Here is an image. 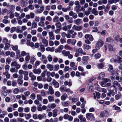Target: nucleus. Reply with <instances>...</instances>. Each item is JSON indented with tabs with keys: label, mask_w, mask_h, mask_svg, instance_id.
Instances as JSON below:
<instances>
[{
	"label": "nucleus",
	"mask_w": 122,
	"mask_h": 122,
	"mask_svg": "<svg viewBox=\"0 0 122 122\" xmlns=\"http://www.w3.org/2000/svg\"><path fill=\"white\" fill-rule=\"evenodd\" d=\"M110 115V111L108 110H105L101 112L99 115L100 118L107 117Z\"/></svg>",
	"instance_id": "1"
},
{
	"label": "nucleus",
	"mask_w": 122,
	"mask_h": 122,
	"mask_svg": "<svg viewBox=\"0 0 122 122\" xmlns=\"http://www.w3.org/2000/svg\"><path fill=\"white\" fill-rule=\"evenodd\" d=\"M11 66L12 67H15L17 69H19L20 68V65L16 61H14L12 62L10 64Z\"/></svg>",
	"instance_id": "2"
},
{
	"label": "nucleus",
	"mask_w": 122,
	"mask_h": 122,
	"mask_svg": "<svg viewBox=\"0 0 122 122\" xmlns=\"http://www.w3.org/2000/svg\"><path fill=\"white\" fill-rule=\"evenodd\" d=\"M103 42L101 40L98 41L96 44V48L98 49H99L101 47L103 46Z\"/></svg>",
	"instance_id": "3"
},
{
	"label": "nucleus",
	"mask_w": 122,
	"mask_h": 122,
	"mask_svg": "<svg viewBox=\"0 0 122 122\" xmlns=\"http://www.w3.org/2000/svg\"><path fill=\"white\" fill-rule=\"evenodd\" d=\"M86 117L87 119L92 120L94 118V117L93 114L88 113L86 114Z\"/></svg>",
	"instance_id": "4"
},
{
	"label": "nucleus",
	"mask_w": 122,
	"mask_h": 122,
	"mask_svg": "<svg viewBox=\"0 0 122 122\" xmlns=\"http://www.w3.org/2000/svg\"><path fill=\"white\" fill-rule=\"evenodd\" d=\"M82 25L77 26L75 25H74L72 27L73 30H75L80 31L82 30Z\"/></svg>",
	"instance_id": "5"
},
{
	"label": "nucleus",
	"mask_w": 122,
	"mask_h": 122,
	"mask_svg": "<svg viewBox=\"0 0 122 122\" xmlns=\"http://www.w3.org/2000/svg\"><path fill=\"white\" fill-rule=\"evenodd\" d=\"M112 85L110 87H113V88L115 89V91L117 90L115 86H120V84L118 83V82L116 81H115L113 82L112 83Z\"/></svg>",
	"instance_id": "6"
},
{
	"label": "nucleus",
	"mask_w": 122,
	"mask_h": 122,
	"mask_svg": "<svg viewBox=\"0 0 122 122\" xmlns=\"http://www.w3.org/2000/svg\"><path fill=\"white\" fill-rule=\"evenodd\" d=\"M63 48V45H60L58 48L55 50V52L56 53L61 52Z\"/></svg>",
	"instance_id": "7"
},
{
	"label": "nucleus",
	"mask_w": 122,
	"mask_h": 122,
	"mask_svg": "<svg viewBox=\"0 0 122 122\" xmlns=\"http://www.w3.org/2000/svg\"><path fill=\"white\" fill-rule=\"evenodd\" d=\"M85 38L86 39H88L89 40L91 41H92L93 40V38L91 35L86 34L85 36Z\"/></svg>",
	"instance_id": "8"
},
{
	"label": "nucleus",
	"mask_w": 122,
	"mask_h": 122,
	"mask_svg": "<svg viewBox=\"0 0 122 122\" xmlns=\"http://www.w3.org/2000/svg\"><path fill=\"white\" fill-rule=\"evenodd\" d=\"M6 112L5 111H2L0 109V118H3L5 115L6 114Z\"/></svg>",
	"instance_id": "9"
},
{
	"label": "nucleus",
	"mask_w": 122,
	"mask_h": 122,
	"mask_svg": "<svg viewBox=\"0 0 122 122\" xmlns=\"http://www.w3.org/2000/svg\"><path fill=\"white\" fill-rule=\"evenodd\" d=\"M29 76L31 78V79L32 80L34 81L36 79V76L33 74L32 72H30L29 74Z\"/></svg>",
	"instance_id": "10"
},
{
	"label": "nucleus",
	"mask_w": 122,
	"mask_h": 122,
	"mask_svg": "<svg viewBox=\"0 0 122 122\" xmlns=\"http://www.w3.org/2000/svg\"><path fill=\"white\" fill-rule=\"evenodd\" d=\"M94 95V98L96 99V98L99 99L100 97V94L98 92H96L93 93Z\"/></svg>",
	"instance_id": "11"
},
{
	"label": "nucleus",
	"mask_w": 122,
	"mask_h": 122,
	"mask_svg": "<svg viewBox=\"0 0 122 122\" xmlns=\"http://www.w3.org/2000/svg\"><path fill=\"white\" fill-rule=\"evenodd\" d=\"M69 15L71 16H72L74 19H76L77 17V14L74 13L72 11H70L69 13Z\"/></svg>",
	"instance_id": "12"
},
{
	"label": "nucleus",
	"mask_w": 122,
	"mask_h": 122,
	"mask_svg": "<svg viewBox=\"0 0 122 122\" xmlns=\"http://www.w3.org/2000/svg\"><path fill=\"white\" fill-rule=\"evenodd\" d=\"M89 57L88 56H84L82 58V61L83 63H85L89 59Z\"/></svg>",
	"instance_id": "13"
},
{
	"label": "nucleus",
	"mask_w": 122,
	"mask_h": 122,
	"mask_svg": "<svg viewBox=\"0 0 122 122\" xmlns=\"http://www.w3.org/2000/svg\"><path fill=\"white\" fill-rule=\"evenodd\" d=\"M52 84L54 86L55 88H58L59 86V83L55 79H54L52 81Z\"/></svg>",
	"instance_id": "14"
},
{
	"label": "nucleus",
	"mask_w": 122,
	"mask_h": 122,
	"mask_svg": "<svg viewBox=\"0 0 122 122\" xmlns=\"http://www.w3.org/2000/svg\"><path fill=\"white\" fill-rule=\"evenodd\" d=\"M33 72L35 74H39L41 72V71L40 69H35L33 71Z\"/></svg>",
	"instance_id": "15"
},
{
	"label": "nucleus",
	"mask_w": 122,
	"mask_h": 122,
	"mask_svg": "<svg viewBox=\"0 0 122 122\" xmlns=\"http://www.w3.org/2000/svg\"><path fill=\"white\" fill-rule=\"evenodd\" d=\"M23 77V76H21L19 77L18 79H17V83L18 84L21 85L23 83V80L21 79H22Z\"/></svg>",
	"instance_id": "16"
},
{
	"label": "nucleus",
	"mask_w": 122,
	"mask_h": 122,
	"mask_svg": "<svg viewBox=\"0 0 122 122\" xmlns=\"http://www.w3.org/2000/svg\"><path fill=\"white\" fill-rule=\"evenodd\" d=\"M46 67L48 69H49L51 71H52L54 69L53 66L52 65L49 64L47 65Z\"/></svg>",
	"instance_id": "17"
},
{
	"label": "nucleus",
	"mask_w": 122,
	"mask_h": 122,
	"mask_svg": "<svg viewBox=\"0 0 122 122\" xmlns=\"http://www.w3.org/2000/svg\"><path fill=\"white\" fill-rule=\"evenodd\" d=\"M42 43L44 44V45L46 46H48V40L46 39L43 38L42 40Z\"/></svg>",
	"instance_id": "18"
},
{
	"label": "nucleus",
	"mask_w": 122,
	"mask_h": 122,
	"mask_svg": "<svg viewBox=\"0 0 122 122\" xmlns=\"http://www.w3.org/2000/svg\"><path fill=\"white\" fill-rule=\"evenodd\" d=\"M62 53L64 56H67L70 54V52L69 51H66L65 50H63L62 51Z\"/></svg>",
	"instance_id": "19"
},
{
	"label": "nucleus",
	"mask_w": 122,
	"mask_h": 122,
	"mask_svg": "<svg viewBox=\"0 0 122 122\" xmlns=\"http://www.w3.org/2000/svg\"><path fill=\"white\" fill-rule=\"evenodd\" d=\"M58 110L56 108L54 110H53L52 116L54 117H56L57 115V112Z\"/></svg>",
	"instance_id": "20"
},
{
	"label": "nucleus",
	"mask_w": 122,
	"mask_h": 122,
	"mask_svg": "<svg viewBox=\"0 0 122 122\" xmlns=\"http://www.w3.org/2000/svg\"><path fill=\"white\" fill-rule=\"evenodd\" d=\"M48 90L49 93L50 94L52 95L54 94V91L51 86H50L49 87Z\"/></svg>",
	"instance_id": "21"
},
{
	"label": "nucleus",
	"mask_w": 122,
	"mask_h": 122,
	"mask_svg": "<svg viewBox=\"0 0 122 122\" xmlns=\"http://www.w3.org/2000/svg\"><path fill=\"white\" fill-rule=\"evenodd\" d=\"M49 38L51 40H54V37L53 35V33L51 31L49 32L48 33Z\"/></svg>",
	"instance_id": "22"
},
{
	"label": "nucleus",
	"mask_w": 122,
	"mask_h": 122,
	"mask_svg": "<svg viewBox=\"0 0 122 122\" xmlns=\"http://www.w3.org/2000/svg\"><path fill=\"white\" fill-rule=\"evenodd\" d=\"M54 49L55 48L54 47H48L46 48V50L47 51H50L51 52L54 51Z\"/></svg>",
	"instance_id": "23"
},
{
	"label": "nucleus",
	"mask_w": 122,
	"mask_h": 122,
	"mask_svg": "<svg viewBox=\"0 0 122 122\" xmlns=\"http://www.w3.org/2000/svg\"><path fill=\"white\" fill-rule=\"evenodd\" d=\"M81 20L80 19H78L74 20V22L77 25H79L81 22Z\"/></svg>",
	"instance_id": "24"
},
{
	"label": "nucleus",
	"mask_w": 122,
	"mask_h": 122,
	"mask_svg": "<svg viewBox=\"0 0 122 122\" xmlns=\"http://www.w3.org/2000/svg\"><path fill=\"white\" fill-rule=\"evenodd\" d=\"M10 46V44L9 43H6L5 44V46L4 47V49L5 50H8L9 49Z\"/></svg>",
	"instance_id": "25"
},
{
	"label": "nucleus",
	"mask_w": 122,
	"mask_h": 122,
	"mask_svg": "<svg viewBox=\"0 0 122 122\" xmlns=\"http://www.w3.org/2000/svg\"><path fill=\"white\" fill-rule=\"evenodd\" d=\"M97 90L100 92H103L104 93H106L107 92V90L105 88H98L97 89Z\"/></svg>",
	"instance_id": "26"
},
{
	"label": "nucleus",
	"mask_w": 122,
	"mask_h": 122,
	"mask_svg": "<svg viewBox=\"0 0 122 122\" xmlns=\"http://www.w3.org/2000/svg\"><path fill=\"white\" fill-rule=\"evenodd\" d=\"M21 5L22 7H25L27 5L25 1L23 0H21L20 1Z\"/></svg>",
	"instance_id": "27"
},
{
	"label": "nucleus",
	"mask_w": 122,
	"mask_h": 122,
	"mask_svg": "<svg viewBox=\"0 0 122 122\" xmlns=\"http://www.w3.org/2000/svg\"><path fill=\"white\" fill-rule=\"evenodd\" d=\"M67 97L68 96L67 95L66 93H65L61 97V99L62 101H65Z\"/></svg>",
	"instance_id": "28"
},
{
	"label": "nucleus",
	"mask_w": 122,
	"mask_h": 122,
	"mask_svg": "<svg viewBox=\"0 0 122 122\" xmlns=\"http://www.w3.org/2000/svg\"><path fill=\"white\" fill-rule=\"evenodd\" d=\"M112 107L114 108L115 110H117L118 112H120L121 111L120 107L116 106L115 105H113Z\"/></svg>",
	"instance_id": "29"
},
{
	"label": "nucleus",
	"mask_w": 122,
	"mask_h": 122,
	"mask_svg": "<svg viewBox=\"0 0 122 122\" xmlns=\"http://www.w3.org/2000/svg\"><path fill=\"white\" fill-rule=\"evenodd\" d=\"M36 60V58L35 56H32L31 57L30 61V63L32 64H33Z\"/></svg>",
	"instance_id": "30"
},
{
	"label": "nucleus",
	"mask_w": 122,
	"mask_h": 122,
	"mask_svg": "<svg viewBox=\"0 0 122 122\" xmlns=\"http://www.w3.org/2000/svg\"><path fill=\"white\" fill-rule=\"evenodd\" d=\"M105 75V73L103 72H101L100 73L97 78L98 80H100L101 78L104 77Z\"/></svg>",
	"instance_id": "31"
},
{
	"label": "nucleus",
	"mask_w": 122,
	"mask_h": 122,
	"mask_svg": "<svg viewBox=\"0 0 122 122\" xmlns=\"http://www.w3.org/2000/svg\"><path fill=\"white\" fill-rule=\"evenodd\" d=\"M14 15L15 17H16L17 20L19 19H21V17L19 16L20 14L17 12H15L14 13Z\"/></svg>",
	"instance_id": "32"
},
{
	"label": "nucleus",
	"mask_w": 122,
	"mask_h": 122,
	"mask_svg": "<svg viewBox=\"0 0 122 122\" xmlns=\"http://www.w3.org/2000/svg\"><path fill=\"white\" fill-rule=\"evenodd\" d=\"M64 48L65 49L69 50H73L72 48L67 44L65 46Z\"/></svg>",
	"instance_id": "33"
},
{
	"label": "nucleus",
	"mask_w": 122,
	"mask_h": 122,
	"mask_svg": "<svg viewBox=\"0 0 122 122\" xmlns=\"http://www.w3.org/2000/svg\"><path fill=\"white\" fill-rule=\"evenodd\" d=\"M118 57L120 59L119 62L120 63V65L118 67V68L119 69L122 70V59L120 57L118 56Z\"/></svg>",
	"instance_id": "34"
},
{
	"label": "nucleus",
	"mask_w": 122,
	"mask_h": 122,
	"mask_svg": "<svg viewBox=\"0 0 122 122\" xmlns=\"http://www.w3.org/2000/svg\"><path fill=\"white\" fill-rule=\"evenodd\" d=\"M28 72L27 71H25V73L24 74V79L25 80H28Z\"/></svg>",
	"instance_id": "35"
},
{
	"label": "nucleus",
	"mask_w": 122,
	"mask_h": 122,
	"mask_svg": "<svg viewBox=\"0 0 122 122\" xmlns=\"http://www.w3.org/2000/svg\"><path fill=\"white\" fill-rule=\"evenodd\" d=\"M66 87L64 86H62L60 87L59 89L60 91L62 92H64L66 91Z\"/></svg>",
	"instance_id": "36"
},
{
	"label": "nucleus",
	"mask_w": 122,
	"mask_h": 122,
	"mask_svg": "<svg viewBox=\"0 0 122 122\" xmlns=\"http://www.w3.org/2000/svg\"><path fill=\"white\" fill-rule=\"evenodd\" d=\"M1 94L2 97H5L7 96V93L5 91H2L1 92Z\"/></svg>",
	"instance_id": "37"
},
{
	"label": "nucleus",
	"mask_w": 122,
	"mask_h": 122,
	"mask_svg": "<svg viewBox=\"0 0 122 122\" xmlns=\"http://www.w3.org/2000/svg\"><path fill=\"white\" fill-rule=\"evenodd\" d=\"M10 71L11 72H17L18 70L16 69L15 67H12L10 68Z\"/></svg>",
	"instance_id": "38"
},
{
	"label": "nucleus",
	"mask_w": 122,
	"mask_h": 122,
	"mask_svg": "<svg viewBox=\"0 0 122 122\" xmlns=\"http://www.w3.org/2000/svg\"><path fill=\"white\" fill-rule=\"evenodd\" d=\"M37 24L34 21H33L31 26V28H35L37 27Z\"/></svg>",
	"instance_id": "39"
},
{
	"label": "nucleus",
	"mask_w": 122,
	"mask_h": 122,
	"mask_svg": "<svg viewBox=\"0 0 122 122\" xmlns=\"http://www.w3.org/2000/svg\"><path fill=\"white\" fill-rule=\"evenodd\" d=\"M11 59L10 57L7 58L6 59V64H9L11 62Z\"/></svg>",
	"instance_id": "40"
},
{
	"label": "nucleus",
	"mask_w": 122,
	"mask_h": 122,
	"mask_svg": "<svg viewBox=\"0 0 122 122\" xmlns=\"http://www.w3.org/2000/svg\"><path fill=\"white\" fill-rule=\"evenodd\" d=\"M30 59V57L29 53L26 54V55L25 57V60L26 61H28Z\"/></svg>",
	"instance_id": "41"
},
{
	"label": "nucleus",
	"mask_w": 122,
	"mask_h": 122,
	"mask_svg": "<svg viewBox=\"0 0 122 122\" xmlns=\"http://www.w3.org/2000/svg\"><path fill=\"white\" fill-rule=\"evenodd\" d=\"M108 48L109 50L110 51H114L115 49L113 46L111 45H109L108 46Z\"/></svg>",
	"instance_id": "42"
},
{
	"label": "nucleus",
	"mask_w": 122,
	"mask_h": 122,
	"mask_svg": "<svg viewBox=\"0 0 122 122\" xmlns=\"http://www.w3.org/2000/svg\"><path fill=\"white\" fill-rule=\"evenodd\" d=\"M83 46L84 48L87 50H88L91 48V46L89 45L85 44Z\"/></svg>",
	"instance_id": "43"
},
{
	"label": "nucleus",
	"mask_w": 122,
	"mask_h": 122,
	"mask_svg": "<svg viewBox=\"0 0 122 122\" xmlns=\"http://www.w3.org/2000/svg\"><path fill=\"white\" fill-rule=\"evenodd\" d=\"M48 99L50 102H53L54 101V97L51 96H48Z\"/></svg>",
	"instance_id": "44"
},
{
	"label": "nucleus",
	"mask_w": 122,
	"mask_h": 122,
	"mask_svg": "<svg viewBox=\"0 0 122 122\" xmlns=\"http://www.w3.org/2000/svg\"><path fill=\"white\" fill-rule=\"evenodd\" d=\"M55 25L57 28L59 29L61 28V24L59 22H57L56 24Z\"/></svg>",
	"instance_id": "45"
},
{
	"label": "nucleus",
	"mask_w": 122,
	"mask_h": 122,
	"mask_svg": "<svg viewBox=\"0 0 122 122\" xmlns=\"http://www.w3.org/2000/svg\"><path fill=\"white\" fill-rule=\"evenodd\" d=\"M92 13L95 15H97L98 14V11H97L95 8H93L92 10Z\"/></svg>",
	"instance_id": "46"
},
{
	"label": "nucleus",
	"mask_w": 122,
	"mask_h": 122,
	"mask_svg": "<svg viewBox=\"0 0 122 122\" xmlns=\"http://www.w3.org/2000/svg\"><path fill=\"white\" fill-rule=\"evenodd\" d=\"M121 96V94H117L115 96V99L117 100H118L119 99Z\"/></svg>",
	"instance_id": "47"
},
{
	"label": "nucleus",
	"mask_w": 122,
	"mask_h": 122,
	"mask_svg": "<svg viewBox=\"0 0 122 122\" xmlns=\"http://www.w3.org/2000/svg\"><path fill=\"white\" fill-rule=\"evenodd\" d=\"M65 92L68 93L70 92L71 94H72L73 93V92L71 90V89L69 88H66Z\"/></svg>",
	"instance_id": "48"
},
{
	"label": "nucleus",
	"mask_w": 122,
	"mask_h": 122,
	"mask_svg": "<svg viewBox=\"0 0 122 122\" xmlns=\"http://www.w3.org/2000/svg\"><path fill=\"white\" fill-rule=\"evenodd\" d=\"M38 25L41 27H43L45 25L44 23L43 22L40 21L38 23Z\"/></svg>",
	"instance_id": "49"
},
{
	"label": "nucleus",
	"mask_w": 122,
	"mask_h": 122,
	"mask_svg": "<svg viewBox=\"0 0 122 122\" xmlns=\"http://www.w3.org/2000/svg\"><path fill=\"white\" fill-rule=\"evenodd\" d=\"M36 98V95L34 93H32L30 96V98L34 100Z\"/></svg>",
	"instance_id": "50"
},
{
	"label": "nucleus",
	"mask_w": 122,
	"mask_h": 122,
	"mask_svg": "<svg viewBox=\"0 0 122 122\" xmlns=\"http://www.w3.org/2000/svg\"><path fill=\"white\" fill-rule=\"evenodd\" d=\"M59 17L57 16H55L53 19V21L55 22H58L59 21Z\"/></svg>",
	"instance_id": "51"
},
{
	"label": "nucleus",
	"mask_w": 122,
	"mask_h": 122,
	"mask_svg": "<svg viewBox=\"0 0 122 122\" xmlns=\"http://www.w3.org/2000/svg\"><path fill=\"white\" fill-rule=\"evenodd\" d=\"M27 71H24L22 70H20L18 71V73L21 76H22L23 74L24 75V74L25 73V72Z\"/></svg>",
	"instance_id": "52"
},
{
	"label": "nucleus",
	"mask_w": 122,
	"mask_h": 122,
	"mask_svg": "<svg viewBox=\"0 0 122 122\" xmlns=\"http://www.w3.org/2000/svg\"><path fill=\"white\" fill-rule=\"evenodd\" d=\"M2 5L3 6L5 7L6 6L7 7H10V5L9 3L7 4L6 2H4L3 3Z\"/></svg>",
	"instance_id": "53"
},
{
	"label": "nucleus",
	"mask_w": 122,
	"mask_h": 122,
	"mask_svg": "<svg viewBox=\"0 0 122 122\" xmlns=\"http://www.w3.org/2000/svg\"><path fill=\"white\" fill-rule=\"evenodd\" d=\"M47 58L49 62H51L52 61L53 58L51 55H49L47 57Z\"/></svg>",
	"instance_id": "54"
},
{
	"label": "nucleus",
	"mask_w": 122,
	"mask_h": 122,
	"mask_svg": "<svg viewBox=\"0 0 122 122\" xmlns=\"http://www.w3.org/2000/svg\"><path fill=\"white\" fill-rule=\"evenodd\" d=\"M41 49V51L42 52H43L45 51V48L44 46L43 45H41L40 46Z\"/></svg>",
	"instance_id": "55"
},
{
	"label": "nucleus",
	"mask_w": 122,
	"mask_h": 122,
	"mask_svg": "<svg viewBox=\"0 0 122 122\" xmlns=\"http://www.w3.org/2000/svg\"><path fill=\"white\" fill-rule=\"evenodd\" d=\"M11 46H12V49L13 50L15 51L18 48V46L17 45L13 46L12 45H11Z\"/></svg>",
	"instance_id": "56"
},
{
	"label": "nucleus",
	"mask_w": 122,
	"mask_h": 122,
	"mask_svg": "<svg viewBox=\"0 0 122 122\" xmlns=\"http://www.w3.org/2000/svg\"><path fill=\"white\" fill-rule=\"evenodd\" d=\"M22 68L25 70H27L28 69L26 63L24 64L22 66Z\"/></svg>",
	"instance_id": "57"
},
{
	"label": "nucleus",
	"mask_w": 122,
	"mask_h": 122,
	"mask_svg": "<svg viewBox=\"0 0 122 122\" xmlns=\"http://www.w3.org/2000/svg\"><path fill=\"white\" fill-rule=\"evenodd\" d=\"M79 99L77 98H73L72 99V102H75L78 101Z\"/></svg>",
	"instance_id": "58"
},
{
	"label": "nucleus",
	"mask_w": 122,
	"mask_h": 122,
	"mask_svg": "<svg viewBox=\"0 0 122 122\" xmlns=\"http://www.w3.org/2000/svg\"><path fill=\"white\" fill-rule=\"evenodd\" d=\"M108 66V71L110 72H112V70L113 69V67L111 65H109Z\"/></svg>",
	"instance_id": "59"
},
{
	"label": "nucleus",
	"mask_w": 122,
	"mask_h": 122,
	"mask_svg": "<svg viewBox=\"0 0 122 122\" xmlns=\"http://www.w3.org/2000/svg\"><path fill=\"white\" fill-rule=\"evenodd\" d=\"M62 106L64 107H66L68 106L69 103L68 102H66L62 103Z\"/></svg>",
	"instance_id": "60"
},
{
	"label": "nucleus",
	"mask_w": 122,
	"mask_h": 122,
	"mask_svg": "<svg viewBox=\"0 0 122 122\" xmlns=\"http://www.w3.org/2000/svg\"><path fill=\"white\" fill-rule=\"evenodd\" d=\"M31 33L33 35H35L36 33V31L35 30H32L31 31Z\"/></svg>",
	"instance_id": "61"
},
{
	"label": "nucleus",
	"mask_w": 122,
	"mask_h": 122,
	"mask_svg": "<svg viewBox=\"0 0 122 122\" xmlns=\"http://www.w3.org/2000/svg\"><path fill=\"white\" fill-rule=\"evenodd\" d=\"M50 107L51 108L53 109L56 107V105L55 103H52L50 105Z\"/></svg>",
	"instance_id": "62"
},
{
	"label": "nucleus",
	"mask_w": 122,
	"mask_h": 122,
	"mask_svg": "<svg viewBox=\"0 0 122 122\" xmlns=\"http://www.w3.org/2000/svg\"><path fill=\"white\" fill-rule=\"evenodd\" d=\"M116 79L119 82H121L122 81V77L119 78V77L118 76H116Z\"/></svg>",
	"instance_id": "63"
},
{
	"label": "nucleus",
	"mask_w": 122,
	"mask_h": 122,
	"mask_svg": "<svg viewBox=\"0 0 122 122\" xmlns=\"http://www.w3.org/2000/svg\"><path fill=\"white\" fill-rule=\"evenodd\" d=\"M24 120L23 119L21 118H18L17 119V122H23Z\"/></svg>",
	"instance_id": "64"
}]
</instances>
